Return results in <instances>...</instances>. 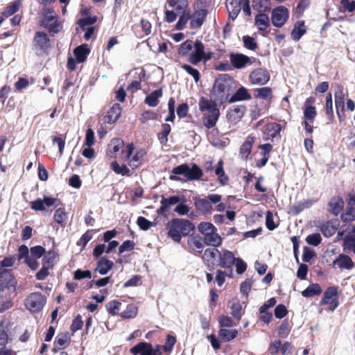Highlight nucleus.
<instances>
[{"mask_svg":"<svg viewBox=\"0 0 355 355\" xmlns=\"http://www.w3.org/2000/svg\"><path fill=\"white\" fill-rule=\"evenodd\" d=\"M166 227L168 236L176 243L181 241L182 236H187L194 230L193 223L183 218L172 219L167 223Z\"/></svg>","mask_w":355,"mask_h":355,"instance_id":"1","label":"nucleus"},{"mask_svg":"<svg viewBox=\"0 0 355 355\" xmlns=\"http://www.w3.org/2000/svg\"><path fill=\"white\" fill-rule=\"evenodd\" d=\"M199 109L202 113L204 125L209 129L215 126L220 116L216 104L211 100L201 98L199 101Z\"/></svg>","mask_w":355,"mask_h":355,"instance_id":"2","label":"nucleus"},{"mask_svg":"<svg viewBox=\"0 0 355 355\" xmlns=\"http://www.w3.org/2000/svg\"><path fill=\"white\" fill-rule=\"evenodd\" d=\"M134 145L128 144L125 149L122 150V159L128 161V164L132 168H137L144 162V158L146 154L144 149H138L134 152Z\"/></svg>","mask_w":355,"mask_h":355,"instance_id":"3","label":"nucleus"},{"mask_svg":"<svg viewBox=\"0 0 355 355\" xmlns=\"http://www.w3.org/2000/svg\"><path fill=\"white\" fill-rule=\"evenodd\" d=\"M222 200V196L216 193L208 195L204 198H198L195 200V207L197 211L202 215L211 214L214 210L213 204H217Z\"/></svg>","mask_w":355,"mask_h":355,"instance_id":"4","label":"nucleus"},{"mask_svg":"<svg viewBox=\"0 0 355 355\" xmlns=\"http://www.w3.org/2000/svg\"><path fill=\"white\" fill-rule=\"evenodd\" d=\"M40 24L42 27L48 28L52 33H57L60 29V24L57 21L56 14L51 8L43 10Z\"/></svg>","mask_w":355,"mask_h":355,"instance_id":"5","label":"nucleus"},{"mask_svg":"<svg viewBox=\"0 0 355 355\" xmlns=\"http://www.w3.org/2000/svg\"><path fill=\"white\" fill-rule=\"evenodd\" d=\"M17 282L12 275L8 270L0 272V294L6 297L10 295L15 291Z\"/></svg>","mask_w":355,"mask_h":355,"instance_id":"6","label":"nucleus"},{"mask_svg":"<svg viewBox=\"0 0 355 355\" xmlns=\"http://www.w3.org/2000/svg\"><path fill=\"white\" fill-rule=\"evenodd\" d=\"M51 46L48 35L42 31L35 33L33 40V49L37 54L41 55L47 51Z\"/></svg>","mask_w":355,"mask_h":355,"instance_id":"7","label":"nucleus"},{"mask_svg":"<svg viewBox=\"0 0 355 355\" xmlns=\"http://www.w3.org/2000/svg\"><path fill=\"white\" fill-rule=\"evenodd\" d=\"M46 303V298L40 293H33L26 300L25 306L31 312H39Z\"/></svg>","mask_w":355,"mask_h":355,"instance_id":"8","label":"nucleus"},{"mask_svg":"<svg viewBox=\"0 0 355 355\" xmlns=\"http://www.w3.org/2000/svg\"><path fill=\"white\" fill-rule=\"evenodd\" d=\"M230 60L232 67L238 69L253 64L254 65H260V62L257 60L256 58H249L242 53H231L230 55Z\"/></svg>","mask_w":355,"mask_h":355,"instance_id":"9","label":"nucleus"},{"mask_svg":"<svg viewBox=\"0 0 355 355\" xmlns=\"http://www.w3.org/2000/svg\"><path fill=\"white\" fill-rule=\"evenodd\" d=\"M236 257L234 254L226 249H221L218 252V266L223 268L230 269L228 276L232 277V266L234 264Z\"/></svg>","mask_w":355,"mask_h":355,"instance_id":"10","label":"nucleus"},{"mask_svg":"<svg viewBox=\"0 0 355 355\" xmlns=\"http://www.w3.org/2000/svg\"><path fill=\"white\" fill-rule=\"evenodd\" d=\"M288 17L289 11L283 6L274 8L271 13L272 24L277 28L282 27L288 21Z\"/></svg>","mask_w":355,"mask_h":355,"instance_id":"11","label":"nucleus"},{"mask_svg":"<svg viewBox=\"0 0 355 355\" xmlns=\"http://www.w3.org/2000/svg\"><path fill=\"white\" fill-rule=\"evenodd\" d=\"M270 78V73L266 69L259 68L253 70L250 76V82L253 85H264Z\"/></svg>","mask_w":355,"mask_h":355,"instance_id":"12","label":"nucleus"},{"mask_svg":"<svg viewBox=\"0 0 355 355\" xmlns=\"http://www.w3.org/2000/svg\"><path fill=\"white\" fill-rule=\"evenodd\" d=\"M60 201L57 198L44 196L43 200L38 198L31 202V207L35 211H45L46 207L52 206L58 207Z\"/></svg>","mask_w":355,"mask_h":355,"instance_id":"13","label":"nucleus"},{"mask_svg":"<svg viewBox=\"0 0 355 355\" xmlns=\"http://www.w3.org/2000/svg\"><path fill=\"white\" fill-rule=\"evenodd\" d=\"M337 289L334 287H330L326 290L324 296L321 300V304L328 305V309L334 311L338 306Z\"/></svg>","mask_w":355,"mask_h":355,"instance_id":"14","label":"nucleus"},{"mask_svg":"<svg viewBox=\"0 0 355 355\" xmlns=\"http://www.w3.org/2000/svg\"><path fill=\"white\" fill-rule=\"evenodd\" d=\"M130 353L132 355H158L159 350L153 349L148 343L141 342L130 349Z\"/></svg>","mask_w":355,"mask_h":355,"instance_id":"15","label":"nucleus"},{"mask_svg":"<svg viewBox=\"0 0 355 355\" xmlns=\"http://www.w3.org/2000/svg\"><path fill=\"white\" fill-rule=\"evenodd\" d=\"M193 48V51L189 55L188 60L192 64L197 65L203 59L205 55V46L200 40H196Z\"/></svg>","mask_w":355,"mask_h":355,"instance_id":"16","label":"nucleus"},{"mask_svg":"<svg viewBox=\"0 0 355 355\" xmlns=\"http://www.w3.org/2000/svg\"><path fill=\"white\" fill-rule=\"evenodd\" d=\"M187 244L190 250L196 254H200L204 248V240L198 234L190 235L188 238Z\"/></svg>","mask_w":355,"mask_h":355,"instance_id":"17","label":"nucleus"},{"mask_svg":"<svg viewBox=\"0 0 355 355\" xmlns=\"http://www.w3.org/2000/svg\"><path fill=\"white\" fill-rule=\"evenodd\" d=\"M282 130V126L277 123H270L263 128V135L265 140H273Z\"/></svg>","mask_w":355,"mask_h":355,"instance_id":"18","label":"nucleus"},{"mask_svg":"<svg viewBox=\"0 0 355 355\" xmlns=\"http://www.w3.org/2000/svg\"><path fill=\"white\" fill-rule=\"evenodd\" d=\"M207 15V11L205 9L197 10L191 15H189L191 27L192 28L201 27Z\"/></svg>","mask_w":355,"mask_h":355,"instance_id":"19","label":"nucleus"},{"mask_svg":"<svg viewBox=\"0 0 355 355\" xmlns=\"http://www.w3.org/2000/svg\"><path fill=\"white\" fill-rule=\"evenodd\" d=\"M226 8L229 12L230 17L234 20L241 11V0H227Z\"/></svg>","mask_w":355,"mask_h":355,"instance_id":"20","label":"nucleus"},{"mask_svg":"<svg viewBox=\"0 0 355 355\" xmlns=\"http://www.w3.org/2000/svg\"><path fill=\"white\" fill-rule=\"evenodd\" d=\"M121 110V106L119 104H114L105 115V122L110 124L114 123L120 117Z\"/></svg>","mask_w":355,"mask_h":355,"instance_id":"21","label":"nucleus"},{"mask_svg":"<svg viewBox=\"0 0 355 355\" xmlns=\"http://www.w3.org/2000/svg\"><path fill=\"white\" fill-rule=\"evenodd\" d=\"M334 267L340 269L349 270L353 268L354 263L352 259L345 254H340L333 262Z\"/></svg>","mask_w":355,"mask_h":355,"instance_id":"22","label":"nucleus"},{"mask_svg":"<svg viewBox=\"0 0 355 355\" xmlns=\"http://www.w3.org/2000/svg\"><path fill=\"white\" fill-rule=\"evenodd\" d=\"M306 28L304 21H297L294 25V28L291 32L292 39L296 42L299 41L301 37L306 33Z\"/></svg>","mask_w":355,"mask_h":355,"instance_id":"23","label":"nucleus"},{"mask_svg":"<svg viewBox=\"0 0 355 355\" xmlns=\"http://www.w3.org/2000/svg\"><path fill=\"white\" fill-rule=\"evenodd\" d=\"M204 243H205L207 245L213 246V247H218L222 244V238L217 233V230L213 231L211 233H209L205 236H204Z\"/></svg>","mask_w":355,"mask_h":355,"instance_id":"24","label":"nucleus"},{"mask_svg":"<svg viewBox=\"0 0 355 355\" xmlns=\"http://www.w3.org/2000/svg\"><path fill=\"white\" fill-rule=\"evenodd\" d=\"M245 112V107L243 106H234L230 110L227 114L229 121L232 122H236L239 121L243 116Z\"/></svg>","mask_w":355,"mask_h":355,"instance_id":"25","label":"nucleus"},{"mask_svg":"<svg viewBox=\"0 0 355 355\" xmlns=\"http://www.w3.org/2000/svg\"><path fill=\"white\" fill-rule=\"evenodd\" d=\"M182 201V199L178 196H173L169 198L163 197L160 201L161 207L159 211L161 212H165L170 206L178 204Z\"/></svg>","mask_w":355,"mask_h":355,"instance_id":"26","label":"nucleus"},{"mask_svg":"<svg viewBox=\"0 0 355 355\" xmlns=\"http://www.w3.org/2000/svg\"><path fill=\"white\" fill-rule=\"evenodd\" d=\"M89 52L90 50L87 44H82L76 47L73 51L76 61L78 63L83 62L86 60Z\"/></svg>","mask_w":355,"mask_h":355,"instance_id":"27","label":"nucleus"},{"mask_svg":"<svg viewBox=\"0 0 355 355\" xmlns=\"http://www.w3.org/2000/svg\"><path fill=\"white\" fill-rule=\"evenodd\" d=\"M162 96V89H156L146 96L144 102L150 107H155L158 105L159 99Z\"/></svg>","mask_w":355,"mask_h":355,"instance_id":"28","label":"nucleus"},{"mask_svg":"<svg viewBox=\"0 0 355 355\" xmlns=\"http://www.w3.org/2000/svg\"><path fill=\"white\" fill-rule=\"evenodd\" d=\"M255 25L260 31L266 30L270 26V19L267 15L259 13L255 17Z\"/></svg>","mask_w":355,"mask_h":355,"instance_id":"29","label":"nucleus"},{"mask_svg":"<svg viewBox=\"0 0 355 355\" xmlns=\"http://www.w3.org/2000/svg\"><path fill=\"white\" fill-rule=\"evenodd\" d=\"M114 263L112 261L107 259H102L98 263L96 271L99 274L104 275H106L113 267Z\"/></svg>","mask_w":355,"mask_h":355,"instance_id":"30","label":"nucleus"},{"mask_svg":"<svg viewBox=\"0 0 355 355\" xmlns=\"http://www.w3.org/2000/svg\"><path fill=\"white\" fill-rule=\"evenodd\" d=\"M215 174L218 176V180L221 185H225L228 181V178L225 175L223 169V161L220 160L214 168Z\"/></svg>","mask_w":355,"mask_h":355,"instance_id":"31","label":"nucleus"},{"mask_svg":"<svg viewBox=\"0 0 355 355\" xmlns=\"http://www.w3.org/2000/svg\"><path fill=\"white\" fill-rule=\"evenodd\" d=\"M344 202L340 197L333 198L329 202V209L331 213L338 215L343 209Z\"/></svg>","mask_w":355,"mask_h":355,"instance_id":"32","label":"nucleus"},{"mask_svg":"<svg viewBox=\"0 0 355 355\" xmlns=\"http://www.w3.org/2000/svg\"><path fill=\"white\" fill-rule=\"evenodd\" d=\"M338 225V223L336 220L327 222L322 226L321 232L324 236L330 237L335 234Z\"/></svg>","mask_w":355,"mask_h":355,"instance_id":"33","label":"nucleus"},{"mask_svg":"<svg viewBox=\"0 0 355 355\" xmlns=\"http://www.w3.org/2000/svg\"><path fill=\"white\" fill-rule=\"evenodd\" d=\"M254 142V139L253 137L248 136L246 138L245 142L242 144L240 149V153L243 158H247L248 156L250 154L252 146Z\"/></svg>","mask_w":355,"mask_h":355,"instance_id":"34","label":"nucleus"},{"mask_svg":"<svg viewBox=\"0 0 355 355\" xmlns=\"http://www.w3.org/2000/svg\"><path fill=\"white\" fill-rule=\"evenodd\" d=\"M254 96L255 98L269 100L272 97V89L270 87H260L254 89Z\"/></svg>","mask_w":355,"mask_h":355,"instance_id":"35","label":"nucleus"},{"mask_svg":"<svg viewBox=\"0 0 355 355\" xmlns=\"http://www.w3.org/2000/svg\"><path fill=\"white\" fill-rule=\"evenodd\" d=\"M219 337L223 342H227L235 338L238 334L236 329H220L218 332Z\"/></svg>","mask_w":355,"mask_h":355,"instance_id":"36","label":"nucleus"},{"mask_svg":"<svg viewBox=\"0 0 355 355\" xmlns=\"http://www.w3.org/2000/svg\"><path fill=\"white\" fill-rule=\"evenodd\" d=\"M251 98L248 89L243 87H240L236 92L231 97L230 102L249 100Z\"/></svg>","mask_w":355,"mask_h":355,"instance_id":"37","label":"nucleus"},{"mask_svg":"<svg viewBox=\"0 0 355 355\" xmlns=\"http://www.w3.org/2000/svg\"><path fill=\"white\" fill-rule=\"evenodd\" d=\"M322 293V289L318 284H313L308 286L302 292V295L305 297H311L319 295Z\"/></svg>","mask_w":355,"mask_h":355,"instance_id":"38","label":"nucleus"},{"mask_svg":"<svg viewBox=\"0 0 355 355\" xmlns=\"http://www.w3.org/2000/svg\"><path fill=\"white\" fill-rule=\"evenodd\" d=\"M21 4V0H15V1H12L9 6H8L5 8L2 15L6 17H8L14 15L15 12H17L19 10Z\"/></svg>","mask_w":355,"mask_h":355,"instance_id":"39","label":"nucleus"},{"mask_svg":"<svg viewBox=\"0 0 355 355\" xmlns=\"http://www.w3.org/2000/svg\"><path fill=\"white\" fill-rule=\"evenodd\" d=\"M110 167L116 174H119L123 176H130L131 175L130 171L126 165L123 164L121 166L116 161L111 163Z\"/></svg>","mask_w":355,"mask_h":355,"instance_id":"40","label":"nucleus"},{"mask_svg":"<svg viewBox=\"0 0 355 355\" xmlns=\"http://www.w3.org/2000/svg\"><path fill=\"white\" fill-rule=\"evenodd\" d=\"M220 250L216 248H207L205 250L202 259L207 264H214L216 254H218Z\"/></svg>","mask_w":355,"mask_h":355,"instance_id":"41","label":"nucleus"},{"mask_svg":"<svg viewBox=\"0 0 355 355\" xmlns=\"http://www.w3.org/2000/svg\"><path fill=\"white\" fill-rule=\"evenodd\" d=\"M188 171L186 178L189 180H199L202 175V170L196 164H193L191 168L189 166Z\"/></svg>","mask_w":355,"mask_h":355,"instance_id":"42","label":"nucleus"},{"mask_svg":"<svg viewBox=\"0 0 355 355\" xmlns=\"http://www.w3.org/2000/svg\"><path fill=\"white\" fill-rule=\"evenodd\" d=\"M55 222L58 224L60 225L62 227L65 226V222L67 220V216L66 211L64 208H58L55 210L54 216H53Z\"/></svg>","mask_w":355,"mask_h":355,"instance_id":"43","label":"nucleus"},{"mask_svg":"<svg viewBox=\"0 0 355 355\" xmlns=\"http://www.w3.org/2000/svg\"><path fill=\"white\" fill-rule=\"evenodd\" d=\"M69 343V338L67 334L62 333L57 336L55 340V345L60 349L65 348Z\"/></svg>","mask_w":355,"mask_h":355,"instance_id":"44","label":"nucleus"},{"mask_svg":"<svg viewBox=\"0 0 355 355\" xmlns=\"http://www.w3.org/2000/svg\"><path fill=\"white\" fill-rule=\"evenodd\" d=\"M335 103L336 110L344 111L345 107V94L342 90L338 89L335 93Z\"/></svg>","mask_w":355,"mask_h":355,"instance_id":"45","label":"nucleus"},{"mask_svg":"<svg viewBox=\"0 0 355 355\" xmlns=\"http://www.w3.org/2000/svg\"><path fill=\"white\" fill-rule=\"evenodd\" d=\"M138 309L133 304H130L127 306L126 309L121 313V316L125 319L134 318L137 316Z\"/></svg>","mask_w":355,"mask_h":355,"instance_id":"46","label":"nucleus"},{"mask_svg":"<svg viewBox=\"0 0 355 355\" xmlns=\"http://www.w3.org/2000/svg\"><path fill=\"white\" fill-rule=\"evenodd\" d=\"M216 227L211 223L209 222H202L198 226V231L205 236L209 233L212 232L216 230Z\"/></svg>","mask_w":355,"mask_h":355,"instance_id":"47","label":"nucleus"},{"mask_svg":"<svg viewBox=\"0 0 355 355\" xmlns=\"http://www.w3.org/2000/svg\"><path fill=\"white\" fill-rule=\"evenodd\" d=\"M123 146L124 143L123 140L118 138L113 139L108 146V152L110 153H115L119 151Z\"/></svg>","mask_w":355,"mask_h":355,"instance_id":"48","label":"nucleus"},{"mask_svg":"<svg viewBox=\"0 0 355 355\" xmlns=\"http://www.w3.org/2000/svg\"><path fill=\"white\" fill-rule=\"evenodd\" d=\"M56 257L57 254L55 252H48L43 257V265L51 268L55 263Z\"/></svg>","mask_w":355,"mask_h":355,"instance_id":"49","label":"nucleus"},{"mask_svg":"<svg viewBox=\"0 0 355 355\" xmlns=\"http://www.w3.org/2000/svg\"><path fill=\"white\" fill-rule=\"evenodd\" d=\"M253 7L260 12H265L270 8L269 0H254Z\"/></svg>","mask_w":355,"mask_h":355,"instance_id":"50","label":"nucleus"},{"mask_svg":"<svg viewBox=\"0 0 355 355\" xmlns=\"http://www.w3.org/2000/svg\"><path fill=\"white\" fill-rule=\"evenodd\" d=\"M315 107L311 105H305L304 110V116L306 121L313 122L316 116Z\"/></svg>","mask_w":355,"mask_h":355,"instance_id":"51","label":"nucleus"},{"mask_svg":"<svg viewBox=\"0 0 355 355\" xmlns=\"http://www.w3.org/2000/svg\"><path fill=\"white\" fill-rule=\"evenodd\" d=\"M137 223L141 230L145 231L149 230L151 227L155 225V223L147 220L146 218L143 216L138 217L137 220Z\"/></svg>","mask_w":355,"mask_h":355,"instance_id":"52","label":"nucleus"},{"mask_svg":"<svg viewBox=\"0 0 355 355\" xmlns=\"http://www.w3.org/2000/svg\"><path fill=\"white\" fill-rule=\"evenodd\" d=\"M12 306V303L10 297H6L2 293L0 294V312H3L9 309Z\"/></svg>","mask_w":355,"mask_h":355,"instance_id":"53","label":"nucleus"},{"mask_svg":"<svg viewBox=\"0 0 355 355\" xmlns=\"http://www.w3.org/2000/svg\"><path fill=\"white\" fill-rule=\"evenodd\" d=\"M325 112L327 117L332 119L334 117L333 102L331 94L329 93L326 96Z\"/></svg>","mask_w":355,"mask_h":355,"instance_id":"54","label":"nucleus"},{"mask_svg":"<svg viewBox=\"0 0 355 355\" xmlns=\"http://www.w3.org/2000/svg\"><path fill=\"white\" fill-rule=\"evenodd\" d=\"M121 305V302L114 300L108 302L106 304V308L110 314L114 315L119 311Z\"/></svg>","mask_w":355,"mask_h":355,"instance_id":"55","label":"nucleus"},{"mask_svg":"<svg viewBox=\"0 0 355 355\" xmlns=\"http://www.w3.org/2000/svg\"><path fill=\"white\" fill-rule=\"evenodd\" d=\"M171 132V126L168 124L162 125V130L159 135V140L161 144H166L168 141V135Z\"/></svg>","mask_w":355,"mask_h":355,"instance_id":"56","label":"nucleus"},{"mask_svg":"<svg viewBox=\"0 0 355 355\" xmlns=\"http://www.w3.org/2000/svg\"><path fill=\"white\" fill-rule=\"evenodd\" d=\"M182 67L193 78L196 83H198L199 81L200 75L199 71L196 69H194L191 66L186 64H183Z\"/></svg>","mask_w":355,"mask_h":355,"instance_id":"57","label":"nucleus"},{"mask_svg":"<svg viewBox=\"0 0 355 355\" xmlns=\"http://www.w3.org/2000/svg\"><path fill=\"white\" fill-rule=\"evenodd\" d=\"M182 201L179 202L175 208V211L180 216L187 215L189 211V207L188 205L184 204V198H182Z\"/></svg>","mask_w":355,"mask_h":355,"instance_id":"58","label":"nucleus"},{"mask_svg":"<svg viewBox=\"0 0 355 355\" xmlns=\"http://www.w3.org/2000/svg\"><path fill=\"white\" fill-rule=\"evenodd\" d=\"M306 241L309 245L317 246L320 243L322 237L319 233H315L309 235Z\"/></svg>","mask_w":355,"mask_h":355,"instance_id":"59","label":"nucleus"},{"mask_svg":"<svg viewBox=\"0 0 355 355\" xmlns=\"http://www.w3.org/2000/svg\"><path fill=\"white\" fill-rule=\"evenodd\" d=\"M44 252L45 249L40 245L32 247L30 249V257H34L35 259H39L41 257H42Z\"/></svg>","mask_w":355,"mask_h":355,"instance_id":"60","label":"nucleus"},{"mask_svg":"<svg viewBox=\"0 0 355 355\" xmlns=\"http://www.w3.org/2000/svg\"><path fill=\"white\" fill-rule=\"evenodd\" d=\"M157 114L155 112L150 111V110H147V111H144L141 114V117H140V121L142 123H146L150 120H155L157 118Z\"/></svg>","mask_w":355,"mask_h":355,"instance_id":"61","label":"nucleus"},{"mask_svg":"<svg viewBox=\"0 0 355 355\" xmlns=\"http://www.w3.org/2000/svg\"><path fill=\"white\" fill-rule=\"evenodd\" d=\"M193 47V42L191 40H187L184 42H183L180 49H179V53L184 55L189 53Z\"/></svg>","mask_w":355,"mask_h":355,"instance_id":"62","label":"nucleus"},{"mask_svg":"<svg viewBox=\"0 0 355 355\" xmlns=\"http://www.w3.org/2000/svg\"><path fill=\"white\" fill-rule=\"evenodd\" d=\"M234 264L236 266V271L238 274H243L246 270L247 264L241 258H236Z\"/></svg>","mask_w":355,"mask_h":355,"instance_id":"63","label":"nucleus"},{"mask_svg":"<svg viewBox=\"0 0 355 355\" xmlns=\"http://www.w3.org/2000/svg\"><path fill=\"white\" fill-rule=\"evenodd\" d=\"M341 218L345 222L352 221L355 220V208L350 207L345 214L341 215Z\"/></svg>","mask_w":355,"mask_h":355,"instance_id":"64","label":"nucleus"}]
</instances>
